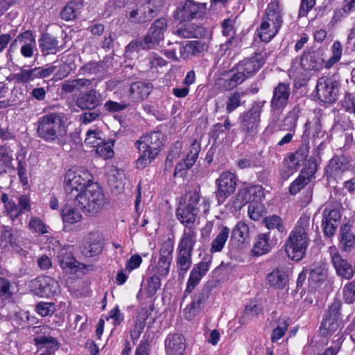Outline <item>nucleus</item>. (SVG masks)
Returning <instances> with one entry per match:
<instances>
[{"instance_id":"nucleus-1","label":"nucleus","mask_w":355,"mask_h":355,"mask_svg":"<svg viewBox=\"0 0 355 355\" xmlns=\"http://www.w3.org/2000/svg\"><path fill=\"white\" fill-rule=\"evenodd\" d=\"M309 226V218L301 217L286 242L285 252L288 257L293 261H300L306 253L309 242L307 234Z\"/></svg>"},{"instance_id":"nucleus-2","label":"nucleus","mask_w":355,"mask_h":355,"mask_svg":"<svg viewBox=\"0 0 355 355\" xmlns=\"http://www.w3.org/2000/svg\"><path fill=\"white\" fill-rule=\"evenodd\" d=\"M139 152V157L136 161L137 168L143 169L155 159L163 146V135L159 131L153 132L140 137L135 142Z\"/></svg>"},{"instance_id":"nucleus-3","label":"nucleus","mask_w":355,"mask_h":355,"mask_svg":"<svg viewBox=\"0 0 355 355\" xmlns=\"http://www.w3.org/2000/svg\"><path fill=\"white\" fill-rule=\"evenodd\" d=\"M70 202H73L74 205L85 214L94 216L105 205V198L101 188L97 184L92 183Z\"/></svg>"},{"instance_id":"nucleus-4","label":"nucleus","mask_w":355,"mask_h":355,"mask_svg":"<svg viewBox=\"0 0 355 355\" xmlns=\"http://www.w3.org/2000/svg\"><path fill=\"white\" fill-rule=\"evenodd\" d=\"M283 23L282 10L278 1L268 4L262 22L257 30V35L264 42H270L279 32Z\"/></svg>"},{"instance_id":"nucleus-5","label":"nucleus","mask_w":355,"mask_h":355,"mask_svg":"<svg viewBox=\"0 0 355 355\" xmlns=\"http://www.w3.org/2000/svg\"><path fill=\"white\" fill-rule=\"evenodd\" d=\"M37 124L38 137L46 141H55L64 133V120L61 114H45L38 119Z\"/></svg>"},{"instance_id":"nucleus-6","label":"nucleus","mask_w":355,"mask_h":355,"mask_svg":"<svg viewBox=\"0 0 355 355\" xmlns=\"http://www.w3.org/2000/svg\"><path fill=\"white\" fill-rule=\"evenodd\" d=\"M92 181V175L87 169H69L64 176V191L68 202L78 196Z\"/></svg>"},{"instance_id":"nucleus-7","label":"nucleus","mask_w":355,"mask_h":355,"mask_svg":"<svg viewBox=\"0 0 355 355\" xmlns=\"http://www.w3.org/2000/svg\"><path fill=\"white\" fill-rule=\"evenodd\" d=\"M206 3H199L193 0H184L180 2L173 12L175 19L180 22L200 19L207 14Z\"/></svg>"},{"instance_id":"nucleus-8","label":"nucleus","mask_w":355,"mask_h":355,"mask_svg":"<svg viewBox=\"0 0 355 355\" xmlns=\"http://www.w3.org/2000/svg\"><path fill=\"white\" fill-rule=\"evenodd\" d=\"M31 293L42 297H51L60 292V285L57 280L49 276H40L29 284Z\"/></svg>"},{"instance_id":"nucleus-9","label":"nucleus","mask_w":355,"mask_h":355,"mask_svg":"<svg viewBox=\"0 0 355 355\" xmlns=\"http://www.w3.org/2000/svg\"><path fill=\"white\" fill-rule=\"evenodd\" d=\"M265 103L266 101L254 102L249 110L240 115L239 120L243 132L250 133L256 130Z\"/></svg>"},{"instance_id":"nucleus-10","label":"nucleus","mask_w":355,"mask_h":355,"mask_svg":"<svg viewBox=\"0 0 355 355\" xmlns=\"http://www.w3.org/2000/svg\"><path fill=\"white\" fill-rule=\"evenodd\" d=\"M57 66L49 65L45 67H36L33 69L20 68L19 71L13 75L12 79L18 83L26 84L37 78L50 76L56 70Z\"/></svg>"},{"instance_id":"nucleus-11","label":"nucleus","mask_w":355,"mask_h":355,"mask_svg":"<svg viewBox=\"0 0 355 355\" xmlns=\"http://www.w3.org/2000/svg\"><path fill=\"white\" fill-rule=\"evenodd\" d=\"M316 96L321 102L334 103L338 96V82L330 78H320L316 85Z\"/></svg>"},{"instance_id":"nucleus-12","label":"nucleus","mask_w":355,"mask_h":355,"mask_svg":"<svg viewBox=\"0 0 355 355\" xmlns=\"http://www.w3.org/2000/svg\"><path fill=\"white\" fill-rule=\"evenodd\" d=\"M216 184L218 187V189L216 191V197L218 204L221 205L235 191L237 184L236 178L235 175L231 172H223L216 179Z\"/></svg>"},{"instance_id":"nucleus-13","label":"nucleus","mask_w":355,"mask_h":355,"mask_svg":"<svg viewBox=\"0 0 355 355\" xmlns=\"http://www.w3.org/2000/svg\"><path fill=\"white\" fill-rule=\"evenodd\" d=\"M51 331L46 325L34 327V342L39 348L46 347V350H51L54 354L59 348V342L51 335Z\"/></svg>"},{"instance_id":"nucleus-14","label":"nucleus","mask_w":355,"mask_h":355,"mask_svg":"<svg viewBox=\"0 0 355 355\" xmlns=\"http://www.w3.org/2000/svg\"><path fill=\"white\" fill-rule=\"evenodd\" d=\"M173 252V242L168 239L162 244L159 251V258L156 266L153 268L152 272L159 276L166 277L170 270Z\"/></svg>"},{"instance_id":"nucleus-15","label":"nucleus","mask_w":355,"mask_h":355,"mask_svg":"<svg viewBox=\"0 0 355 355\" xmlns=\"http://www.w3.org/2000/svg\"><path fill=\"white\" fill-rule=\"evenodd\" d=\"M352 167L350 160L345 156H334L325 168V174L328 181L337 180L343 174Z\"/></svg>"},{"instance_id":"nucleus-16","label":"nucleus","mask_w":355,"mask_h":355,"mask_svg":"<svg viewBox=\"0 0 355 355\" xmlns=\"http://www.w3.org/2000/svg\"><path fill=\"white\" fill-rule=\"evenodd\" d=\"M211 263V258L209 256H205L200 263L194 265L192 268L189 278L187 281L185 293H190L195 287L199 284L202 277L205 276L209 270Z\"/></svg>"},{"instance_id":"nucleus-17","label":"nucleus","mask_w":355,"mask_h":355,"mask_svg":"<svg viewBox=\"0 0 355 355\" xmlns=\"http://www.w3.org/2000/svg\"><path fill=\"white\" fill-rule=\"evenodd\" d=\"M126 18L132 24H143L155 17V10L150 2H146L131 10L126 11Z\"/></svg>"},{"instance_id":"nucleus-18","label":"nucleus","mask_w":355,"mask_h":355,"mask_svg":"<svg viewBox=\"0 0 355 355\" xmlns=\"http://www.w3.org/2000/svg\"><path fill=\"white\" fill-rule=\"evenodd\" d=\"M209 295L207 288H202L193 296L192 301L184 311V316L187 320H193L202 311Z\"/></svg>"},{"instance_id":"nucleus-19","label":"nucleus","mask_w":355,"mask_h":355,"mask_svg":"<svg viewBox=\"0 0 355 355\" xmlns=\"http://www.w3.org/2000/svg\"><path fill=\"white\" fill-rule=\"evenodd\" d=\"M290 95L289 85L279 83L273 89L270 109L283 111L288 105Z\"/></svg>"},{"instance_id":"nucleus-20","label":"nucleus","mask_w":355,"mask_h":355,"mask_svg":"<svg viewBox=\"0 0 355 355\" xmlns=\"http://www.w3.org/2000/svg\"><path fill=\"white\" fill-rule=\"evenodd\" d=\"M330 252L336 273L346 279H352L355 273V268L348 261L343 259L335 248H331Z\"/></svg>"},{"instance_id":"nucleus-21","label":"nucleus","mask_w":355,"mask_h":355,"mask_svg":"<svg viewBox=\"0 0 355 355\" xmlns=\"http://www.w3.org/2000/svg\"><path fill=\"white\" fill-rule=\"evenodd\" d=\"M341 218V214L338 209L325 208L322 212V227L326 236L331 237L335 231Z\"/></svg>"},{"instance_id":"nucleus-22","label":"nucleus","mask_w":355,"mask_h":355,"mask_svg":"<svg viewBox=\"0 0 355 355\" xmlns=\"http://www.w3.org/2000/svg\"><path fill=\"white\" fill-rule=\"evenodd\" d=\"M264 63V56L261 53H256L253 57L245 58L239 62L236 67L248 78L254 76Z\"/></svg>"},{"instance_id":"nucleus-23","label":"nucleus","mask_w":355,"mask_h":355,"mask_svg":"<svg viewBox=\"0 0 355 355\" xmlns=\"http://www.w3.org/2000/svg\"><path fill=\"white\" fill-rule=\"evenodd\" d=\"M101 103V95L94 89L80 92L76 100V105L82 110H94Z\"/></svg>"},{"instance_id":"nucleus-24","label":"nucleus","mask_w":355,"mask_h":355,"mask_svg":"<svg viewBox=\"0 0 355 355\" xmlns=\"http://www.w3.org/2000/svg\"><path fill=\"white\" fill-rule=\"evenodd\" d=\"M103 248L102 236L98 233H91L86 240L85 245L81 248V253L87 257L99 254Z\"/></svg>"},{"instance_id":"nucleus-25","label":"nucleus","mask_w":355,"mask_h":355,"mask_svg":"<svg viewBox=\"0 0 355 355\" xmlns=\"http://www.w3.org/2000/svg\"><path fill=\"white\" fill-rule=\"evenodd\" d=\"M17 42L21 44V54L25 58H31L34 54L36 44L32 31H26L19 34L12 42L11 46H13Z\"/></svg>"},{"instance_id":"nucleus-26","label":"nucleus","mask_w":355,"mask_h":355,"mask_svg":"<svg viewBox=\"0 0 355 355\" xmlns=\"http://www.w3.org/2000/svg\"><path fill=\"white\" fill-rule=\"evenodd\" d=\"M153 89L149 83L135 82L131 84L128 90V97L132 102H139L146 98Z\"/></svg>"},{"instance_id":"nucleus-27","label":"nucleus","mask_w":355,"mask_h":355,"mask_svg":"<svg viewBox=\"0 0 355 355\" xmlns=\"http://www.w3.org/2000/svg\"><path fill=\"white\" fill-rule=\"evenodd\" d=\"M198 232L194 226L185 227L177 249L192 252L197 243Z\"/></svg>"},{"instance_id":"nucleus-28","label":"nucleus","mask_w":355,"mask_h":355,"mask_svg":"<svg viewBox=\"0 0 355 355\" xmlns=\"http://www.w3.org/2000/svg\"><path fill=\"white\" fill-rule=\"evenodd\" d=\"M166 355H183L184 338L181 334H169L165 340Z\"/></svg>"},{"instance_id":"nucleus-29","label":"nucleus","mask_w":355,"mask_h":355,"mask_svg":"<svg viewBox=\"0 0 355 355\" xmlns=\"http://www.w3.org/2000/svg\"><path fill=\"white\" fill-rule=\"evenodd\" d=\"M207 33L205 28L193 23L186 24L175 31V34L182 38H202Z\"/></svg>"},{"instance_id":"nucleus-30","label":"nucleus","mask_w":355,"mask_h":355,"mask_svg":"<svg viewBox=\"0 0 355 355\" xmlns=\"http://www.w3.org/2000/svg\"><path fill=\"white\" fill-rule=\"evenodd\" d=\"M160 41L155 37H153L148 32L143 38L137 39L132 41L126 46V51H139L141 49H150L155 48L159 44Z\"/></svg>"},{"instance_id":"nucleus-31","label":"nucleus","mask_w":355,"mask_h":355,"mask_svg":"<svg viewBox=\"0 0 355 355\" xmlns=\"http://www.w3.org/2000/svg\"><path fill=\"white\" fill-rule=\"evenodd\" d=\"M266 282L275 289H283L288 282V274L284 269L276 268L267 275Z\"/></svg>"},{"instance_id":"nucleus-32","label":"nucleus","mask_w":355,"mask_h":355,"mask_svg":"<svg viewBox=\"0 0 355 355\" xmlns=\"http://www.w3.org/2000/svg\"><path fill=\"white\" fill-rule=\"evenodd\" d=\"M322 63L323 59L316 51L304 52L300 59V64L304 70H318L322 67Z\"/></svg>"},{"instance_id":"nucleus-33","label":"nucleus","mask_w":355,"mask_h":355,"mask_svg":"<svg viewBox=\"0 0 355 355\" xmlns=\"http://www.w3.org/2000/svg\"><path fill=\"white\" fill-rule=\"evenodd\" d=\"M0 243L4 244L5 249L11 250L12 251L19 252L22 251V248L19 244V239L12 230L8 227H3L0 236Z\"/></svg>"},{"instance_id":"nucleus-34","label":"nucleus","mask_w":355,"mask_h":355,"mask_svg":"<svg viewBox=\"0 0 355 355\" xmlns=\"http://www.w3.org/2000/svg\"><path fill=\"white\" fill-rule=\"evenodd\" d=\"M200 149V144L197 142L196 140H193L191 145V149L187 154L186 159H183L182 162L179 163L175 166V173L177 171L187 170L192 167L198 157Z\"/></svg>"},{"instance_id":"nucleus-35","label":"nucleus","mask_w":355,"mask_h":355,"mask_svg":"<svg viewBox=\"0 0 355 355\" xmlns=\"http://www.w3.org/2000/svg\"><path fill=\"white\" fill-rule=\"evenodd\" d=\"M198 212L192 209L189 208L186 205L180 203L179 207L176 209V216L180 222L185 227L193 226Z\"/></svg>"},{"instance_id":"nucleus-36","label":"nucleus","mask_w":355,"mask_h":355,"mask_svg":"<svg viewBox=\"0 0 355 355\" xmlns=\"http://www.w3.org/2000/svg\"><path fill=\"white\" fill-rule=\"evenodd\" d=\"M39 46L43 55L55 54L59 50L58 41L49 33H44L39 40Z\"/></svg>"},{"instance_id":"nucleus-37","label":"nucleus","mask_w":355,"mask_h":355,"mask_svg":"<svg viewBox=\"0 0 355 355\" xmlns=\"http://www.w3.org/2000/svg\"><path fill=\"white\" fill-rule=\"evenodd\" d=\"M340 243L342 249L345 252H349L355 247V235L352 232L351 226L343 225L340 227Z\"/></svg>"},{"instance_id":"nucleus-38","label":"nucleus","mask_w":355,"mask_h":355,"mask_svg":"<svg viewBox=\"0 0 355 355\" xmlns=\"http://www.w3.org/2000/svg\"><path fill=\"white\" fill-rule=\"evenodd\" d=\"M192 252L177 249L175 259L177 272L179 275H184L192 264Z\"/></svg>"},{"instance_id":"nucleus-39","label":"nucleus","mask_w":355,"mask_h":355,"mask_svg":"<svg viewBox=\"0 0 355 355\" xmlns=\"http://www.w3.org/2000/svg\"><path fill=\"white\" fill-rule=\"evenodd\" d=\"M272 248L270 234L263 233L258 234L254 244L252 253L257 256H261L268 253Z\"/></svg>"},{"instance_id":"nucleus-40","label":"nucleus","mask_w":355,"mask_h":355,"mask_svg":"<svg viewBox=\"0 0 355 355\" xmlns=\"http://www.w3.org/2000/svg\"><path fill=\"white\" fill-rule=\"evenodd\" d=\"M60 265L64 270L70 269L74 271H76L78 269L82 270L83 268L91 270H94V266L92 265L85 266L83 263L78 262L70 252H66L62 255L60 260Z\"/></svg>"},{"instance_id":"nucleus-41","label":"nucleus","mask_w":355,"mask_h":355,"mask_svg":"<svg viewBox=\"0 0 355 355\" xmlns=\"http://www.w3.org/2000/svg\"><path fill=\"white\" fill-rule=\"evenodd\" d=\"M230 232V229L226 226H223L220 228L218 234L211 242L210 248L211 253L219 252L223 250L229 238Z\"/></svg>"},{"instance_id":"nucleus-42","label":"nucleus","mask_w":355,"mask_h":355,"mask_svg":"<svg viewBox=\"0 0 355 355\" xmlns=\"http://www.w3.org/2000/svg\"><path fill=\"white\" fill-rule=\"evenodd\" d=\"M231 52L228 50L227 46L223 43L220 44L215 58L214 67L221 69H225L228 67L229 58Z\"/></svg>"},{"instance_id":"nucleus-43","label":"nucleus","mask_w":355,"mask_h":355,"mask_svg":"<svg viewBox=\"0 0 355 355\" xmlns=\"http://www.w3.org/2000/svg\"><path fill=\"white\" fill-rule=\"evenodd\" d=\"M205 49V44L199 41H191L187 44L182 51H181L182 56L184 58H189L192 56L199 55Z\"/></svg>"},{"instance_id":"nucleus-44","label":"nucleus","mask_w":355,"mask_h":355,"mask_svg":"<svg viewBox=\"0 0 355 355\" xmlns=\"http://www.w3.org/2000/svg\"><path fill=\"white\" fill-rule=\"evenodd\" d=\"M69 202L67 201V203ZM61 216L64 223L70 224L78 223L82 218V215L80 212L68 204H66L65 206L62 207Z\"/></svg>"},{"instance_id":"nucleus-45","label":"nucleus","mask_w":355,"mask_h":355,"mask_svg":"<svg viewBox=\"0 0 355 355\" xmlns=\"http://www.w3.org/2000/svg\"><path fill=\"white\" fill-rule=\"evenodd\" d=\"M299 112V107L295 106L288 112L286 116L282 121V130L295 132L298 120Z\"/></svg>"},{"instance_id":"nucleus-46","label":"nucleus","mask_w":355,"mask_h":355,"mask_svg":"<svg viewBox=\"0 0 355 355\" xmlns=\"http://www.w3.org/2000/svg\"><path fill=\"white\" fill-rule=\"evenodd\" d=\"M166 28V19L160 18L153 22L148 30V33L161 42L164 39V34Z\"/></svg>"},{"instance_id":"nucleus-47","label":"nucleus","mask_w":355,"mask_h":355,"mask_svg":"<svg viewBox=\"0 0 355 355\" xmlns=\"http://www.w3.org/2000/svg\"><path fill=\"white\" fill-rule=\"evenodd\" d=\"M309 155V147L306 144H302L299 148L290 155V167L300 165L305 161Z\"/></svg>"},{"instance_id":"nucleus-48","label":"nucleus","mask_w":355,"mask_h":355,"mask_svg":"<svg viewBox=\"0 0 355 355\" xmlns=\"http://www.w3.org/2000/svg\"><path fill=\"white\" fill-rule=\"evenodd\" d=\"M200 198L201 196L199 191H191L187 192L184 195V197L182 200V203L188 207L189 208L192 209L198 212V205Z\"/></svg>"},{"instance_id":"nucleus-49","label":"nucleus","mask_w":355,"mask_h":355,"mask_svg":"<svg viewBox=\"0 0 355 355\" xmlns=\"http://www.w3.org/2000/svg\"><path fill=\"white\" fill-rule=\"evenodd\" d=\"M232 74L229 80H225L227 85H225V89H233L238 85L241 84L248 78L245 74L239 70V68L236 66L234 69L231 71Z\"/></svg>"},{"instance_id":"nucleus-50","label":"nucleus","mask_w":355,"mask_h":355,"mask_svg":"<svg viewBox=\"0 0 355 355\" xmlns=\"http://www.w3.org/2000/svg\"><path fill=\"white\" fill-rule=\"evenodd\" d=\"M340 328L338 320L324 318L320 326V334L323 336H327L336 332Z\"/></svg>"},{"instance_id":"nucleus-51","label":"nucleus","mask_w":355,"mask_h":355,"mask_svg":"<svg viewBox=\"0 0 355 355\" xmlns=\"http://www.w3.org/2000/svg\"><path fill=\"white\" fill-rule=\"evenodd\" d=\"M77 6L78 3L76 1H69L60 11L61 19L67 21L75 19L77 16Z\"/></svg>"},{"instance_id":"nucleus-52","label":"nucleus","mask_w":355,"mask_h":355,"mask_svg":"<svg viewBox=\"0 0 355 355\" xmlns=\"http://www.w3.org/2000/svg\"><path fill=\"white\" fill-rule=\"evenodd\" d=\"M283 111L274 110L270 109V122L266 128V131L270 132L282 130V122L280 121V116Z\"/></svg>"},{"instance_id":"nucleus-53","label":"nucleus","mask_w":355,"mask_h":355,"mask_svg":"<svg viewBox=\"0 0 355 355\" xmlns=\"http://www.w3.org/2000/svg\"><path fill=\"white\" fill-rule=\"evenodd\" d=\"M245 200L246 202H254L261 200L263 197L261 186L254 185L244 189Z\"/></svg>"},{"instance_id":"nucleus-54","label":"nucleus","mask_w":355,"mask_h":355,"mask_svg":"<svg viewBox=\"0 0 355 355\" xmlns=\"http://www.w3.org/2000/svg\"><path fill=\"white\" fill-rule=\"evenodd\" d=\"M249 236V227L245 222L240 221L232 231V237L243 243Z\"/></svg>"},{"instance_id":"nucleus-55","label":"nucleus","mask_w":355,"mask_h":355,"mask_svg":"<svg viewBox=\"0 0 355 355\" xmlns=\"http://www.w3.org/2000/svg\"><path fill=\"white\" fill-rule=\"evenodd\" d=\"M309 182V178L307 175L301 172L297 179L293 182L290 186L289 191L291 194L295 195L304 186Z\"/></svg>"},{"instance_id":"nucleus-56","label":"nucleus","mask_w":355,"mask_h":355,"mask_svg":"<svg viewBox=\"0 0 355 355\" xmlns=\"http://www.w3.org/2000/svg\"><path fill=\"white\" fill-rule=\"evenodd\" d=\"M263 222L268 230L277 229L279 232H283L284 231L282 219L277 215H272L265 218Z\"/></svg>"},{"instance_id":"nucleus-57","label":"nucleus","mask_w":355,"mask_h":355,"mask_svg":"<svg viewBox=\"0 0 355 355\" xmlns=\"http://www.w3.org/2000/svg\"><path fill=\"white\" fill-rule=\"evenodd\" d=\"M112 146L113 144L101 141L96 147V153L105 159L112 158L114 155Z\"/></svg>"},{"instance_id":"nucleus-58","label":"nucleus","mask_w":355,"mask_h":355,"mask_svg":"<svg viewBox=\"0 0 355 355\" xmlns=\"http://www.w3.org/2000/svg\"><path fill=\"white\" fill-rule=\"evenodd\" d=\"M130 105V104L125 101L116 102L110 100L105 103L103 107L105 111L114 113L121 112L127 109Z\"/></svg>"},{"instance_id":"nucleus-59","label":"nucleus","mask_w":355,"mask_h":355,"mask_svg":"<svg viewBox=\"0 0 355 355\" xmlns=\"http://www.w3.org/2000/svg\"><path fill=\"white\" fill-rule=\"evenodd\" d=\"M341 305L342 303L339 300H334L333 302L328 307L324 318L338 320Z\"/></svg>"},{"instance_id":"nucleus-60","label":"nucleus","mask_w":355,"mask_h":355,"mask_svg":"<svg viewBox=\"0 0 355 355\" xmlns=\"http://www.w3.org/2000/svg\"><path fill=\"white\" fill-rule=\"evenodd\" d=\"M55 311V306L52 302H40L37 304L35 311L42 317L51 315Z\"/></svg>"},{"instance_id":"nucleus-61","label":"nucleus","mask_w":355,"mask_h":355,"mask_svg":"<svg viewBox=\"0 0 355 355\" xmlns=\"http://www.w3.org/2000/svg\"><path fill=\"white\" fill-rule=\"evenodd\" d=\"M327 276V270L323 266H317L310 272V279L315 283L323 282Z\"/></svg>"},{"instance_id":"nucleus-62","label":"nucleus","mask_w":355,"mask_h":355,"mask_svg":"<svg viewBox=\"0 0 355 355\" xmlns=\"http://www.w3.org/2000/svg\"><path fill=\"white\" fill-rule=\"evenodd\" d=\"M29 227L32 231L41 234H46L49 232V227L37 217H33L30 219Z\"/></svg>"},{"instance_id":"nucleus-63","label":"nucleus","mask_w":355,"mask_h":355,"mask_svg":"<svg viewBox=\"0 0 355 355\" xmlns=\"http://www.w3.org/2000/svg\"><path fill=\"white\" fill-rule=\"evenodd\" d=\"M241 94L237 92H234L229 96L226 102V112L228 114L232 113L241 105Z\"/></svg>"},{"instance_id":"nucleus-64","label":"nucleus","mask_w":355,"mask_h":355,"mask_svg":"<svg viewBox=\"0 0 355 355\" xmlns=\"http://www.w3.org/2000/svg\"><path fill=\"white\" fill-rule=\"evenodd\" d=\"M159 276V275L153 272V275L148 279V293L149 295H153L160 288L161 282Z\"/></svg>"}]
</instances>
